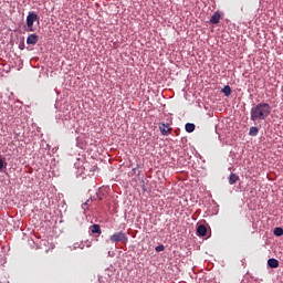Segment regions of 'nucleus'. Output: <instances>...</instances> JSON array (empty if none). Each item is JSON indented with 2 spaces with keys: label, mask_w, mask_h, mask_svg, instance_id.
Masks as SVG:
<instances>
[{
  "label": "nucleus",
  "mask_w": 283,
  "mask_h": 283,
  "mask_svg": "<svg viewBox=\"0 0 283 283\" xmlns=\"http://www.w3.org/2000/svg\"><path fill=\"white\" fill-rule=\"evenodd\" d=\"M271 115V105L269 103H259L250 111V118L255 120H266Z\"/></svg>",
  "instance_id": "1"
},
{
  "label": "nucleus",
  "mask_w": 283,
  "mask_h": 283,
  "mask_svg": "<svg viewBox=\"0 0 283 283\" xmlns=\"http://www.w3.org/2000/svg\"><path fill=\"white\" fill-rule=\"evenodd\" d=\"M109 242H112V244H118V242L127 244V242H129V238L125 232L118 231L109 237Z\"/></svg>",
  "instance_id": "2"
},
{
  "label": "nucleus",
  "mask_w": 283,
  "mask_h": 283,
  "mask_svg": "<svg viewBox=\"0 0 283 283\" xmlns=\"http://www.w3.org/2000/svg\"><path fill=\"white\" fill-rule=\"evenodd\" d=\"M39 21L36 12H29L27 17V32H34V22Z\"/></svg>",
  "instance_id": "3"
},
{
  "label": "nucleus",
  "mask_w": 283,
  "mask_h": 283,
  "mask_svg": "<svg viewBox=\"0 0 283 283\" xmlns=\"http://www.w3.org/2000/svg\"><path fill=\"white\" fill-rule=\"evenodd\" d=\"M36 43H39V35H36L35 33L30 34L27 38V44L28 45H36Z\"/></svg>",
  "instance_id": "4"
},
{
  "label": "nucleus",
  "mask_w": 283,
  "mask_h": 283,
  "mask_svg": "<svg viewBox=\"0 0 283 283\" xmlns=\"http://www.w3.org/2000/svg\"><path fill=\"white\" fill-rule=\"evenodd\" d=\"M159 130L161 132L163 136H169V134H171V127H169V124L159 125Z\"/></svg>",
  "instance_id": "5"
},
{
  "label": "nucleus",
  "mask_w": 283,
  "mask_h": 283,
  "mask_svg": "<svg viewBox=\"0 0 283 283\" xmlns=\"http://www.w3.org/2000/svg\"><path fill=\"white\" fill-rule=\"evenodd\" d=\"M197 234L200 237V238H205V235H207V227L205 224H200L198 228H197Z\"/></svg>",
  "instance_id": "6"
},
{
  "label": "nucleus",
  "mask_w": 283,
  "mask_h": 283,
  "mask_svg": "<svg viewBox=\"0 0 283 283\" xmlns=\"http://www.w3.org/2000/svg\"><path fill=\"white\" fill-rule=\"evenodd\" d=\"M268 266H270V269H277V266H280V261H277V259H269Z\"/></svg>",
  "instance_id": "7"
},
{
  "label": "nucleus",
  "mask_w": 283,
  "mask_h": 283,
  "mask_svg": "<svg viewBox=\"0 0 283 283\" xmlns=\"http://www.w3.org/2000/svg\"><path fill=\"white\" fill-rule=\"evenodd\" d=\"M228 180H229V185H235V182L240 180V176L231 172Z\"/></svg>",
  "instance_id": "8"
},
{
  "label": "nucleus",
  "mask_w": 283,
  "mask_h": 283,
  "mask_svg": "<svg viewBox=\"0 0 283 283\" xmlns=\"http://www.w3.org/2000/svg\"><path fill=\"white\" fill-rule=\"evenodd\" d=\"M91 233H96L97 235H101L103 233V231L101 230V226L99 224H93L90 228Z\"/></svg>",
  "instance_id": "9"
},
{
  "label": "nucleus",
  "mask_w": 283,
  "mask_h": 283,
  "mask_svg": "<svg viewBox=\"0 0 283 283\" xmlns=\"http://www.w3.org/2000/svg\"><path fill=\"white\" fill-rule=\"evenodd\" d=\"M210 23H213V24L220 23V13L214 12L210 18Z\"/></svg>",
  "instance_id": "10"
},
{
  "label": "nucleus",
  "mask_w": 283,
  "mask_h": 283,
  "mask_svg": "<svg viewBox=\"0 0 283 283\" xmlns=\"http://www.w3.org/2000/svg\"><path fill=\"white\" fill-rule=\"evenodd\" d=\"M186 132H188V134H191L192 132H196V124L187 123L186 124Z\"/></svg>",
  "instance_id": "11"
},
{
  "label": "nucleus",
  "mask_w": 283,
  "mask_h": 283,
  "mask_svg": "<svg viewBox=\"0 0 283 283\" xmlns=\"http://www.w3.org/2000/svg\"><path fill=\"white\" fill-rule=\"evenodd\" d=\"M260 129L255 126L250 127L249 136H258Z\"/></svg>",
  "instance_id": "12"
},
{
  "label": "nucleus",
  "mask_w": 283,
  "mask_h": 283,
  "mask_svg": "<svg viewBox=\"0 0 283 283\" xmlns=\"http://www.w3.org/2000/svg\"><path fill=\"white\" fill-rule=\"evenodd\" d=\"M273 233H274V235H276V238H282L283 229L277 227V228L274 229Z\"/></svg>",
  "instance_id": "13"
},
{
  "label": "nucleus",
  "mask_w": 283,
  "mask_h": 283,
  "mask_svg": "<svg viewBox=\"0 0 283 283\" xmlns=\"http://www.w3.org/2000/svg\"><path fill=\"white\" fill-rule=\"evenodd\" d=\"M222 93L224 94V96H231V86L226 85V86L222 88Z\"/></svg>",
  "instance_id": "14"
},
{
  "label": "nucleus",
  "mask_w": 283,
  "mask_h": 283,
  "mask_svg": "<svg viewBox=\"0 0 283 283\" xmlns=\"http://www.w3.org/2000/svg\"><path fill=\"white\" fill-rule=\"evenodd\" d=\"M155 251H157V253H160V251H165V245H158L155 248Z\"/></svg>",
  "instance_id": "15"
},
{
  "label": "nucleus",
  "mask_w": 283,
  "mask_h": 283,
  "mask_svg": "<svg viewBox=\"0 0 283 283\" xmlns=\"http://www.w3.org/2000/svg\"><path fill=\"white\" fill-rule=\"evenodd\" d=\"M3 167H4L3 159L0 158V171H1V169H3Z\"/></svg>",
  "instance_id": "16"
}]
</instances>
